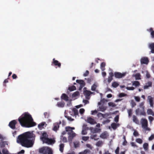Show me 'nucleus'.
Segmentation results:
<instances>
[{
	"mask_svg": "<svg viewBox=\"0 0 154 154\" xmlns=\"http://www.w3.org/2000/svg\"><path fill=\"white\" fill-rule=\"evenodd\" d=\"M131 106L133 107L136 105V103L134 100H132L131 102Z\"/></svg>",
	"mask_w": 154,
	"mask_h": 154,
	"instance_id": "obj_52",
	"label": "nucleus"
},
{
	"mask_svg": "<svg viewBox=\"0 0 154 154\" xmlns=\"http://www.w3.org/2000/svg\"><path fill=\"white\" fill-rule=\"evenodd\" d=\"M64 145L63 144H61L60 145V150L61 152H63Z\"/></svg>",
	"mask_w": 154,
	"mask_h": 154,
	"instance_id": "obj_44",
	"label": "nucleus"
},
{
	"mask_svg": "<svg viewBox=\"0 0 154 154\" xmlns=\"http://www.w3.org/2000/svg\"><path fill=\"white\" fill-rule=\"evenodd\" d=\"M82 105L80 104L79 105H77L75 106L76 108H73L72 109V111L73 113V114H71V115L74 116L76 117V116L78 115L79 112L78 110L77 109L82 107Z\"/></svg>",
	"mask_w": 154,
	"mask_h": 154,
	"instance_id": "obj_7",
	"label": "nucleus"
},
{
	"mask_svg": "<svg viewBox=\"0 0 154 154\" xmlns=\"http://www.w3.org/2000/svg\"><path fill=\"white\" fill-rule=\"evenodd\" d=\"M126 95V94H125L123 93H121L119 94V97H121L125 96Z\"/></svg>",
	"mask_w": 154,
	"mask_h": 154,
	"instance_id": "obj_60",
	"label": "nucleus"
},
{
	"mask_svg": "<svg viewBox=\"0 0 154 154\" xmlns=\"http://www.w3.org/2000/svg\"><path fill=\"white\" fill-rule=\"evenodd\" d=\"M144 103L143 102H142L140 103L139 105V106L140 107L142 108V109L143 110L144 109V107L143 106L144 105Z\"/></svg>",
	"mask_w": 154,
	"mask_h": 154,
	"instance_id": "obj_62",
	"label": "nucleus"
},
{
	"mask_svg": "<svg viewBox=\"0 0 154 154\" xmlns=\"http://www.w3.org/2000/svg\"><path fill=\"white\" fill-rule=\"evenodd\" d=\"M86 147L91 149H92L93 148L92 146L90 144H87L86 145Z\"/></svg>",
	"mask_w": 154,
	"mask_h": 154,
	"instance_id": "obj_63",
	"label": "nucleus"
},
{
	"mask_svg": "<svg viewBox=\"0 0 154 154\" xmlns=\"http://www.w3.org/2000/svg\"><path fill=\"white\" fill-rule=\"evenodd\" d=\"M85 109L83 108H82L80 109L79 110V113L81 115H82L85 112Z\"/></svg>",
	"mask_w": 154,
	"mask_h": 154,
	"instance_id": "obj_54",
	"label": "nucleus"
},
{
	"mask_svg": "<svg viewBox=\"0 0 154 154\" xmlns=\"http://www.w3.org/2000/svg\"><path fill=\"white\" fill-rule=\"evenodd\" d=\"M61 98V99L64 100L66 101L68 100V97L65 94H62Z\"/></svg>",
	"mask_w": 154,
	"mask_h": 154,
	"instance_id": "obj_23",
	"label": "nucleus"
},
{
	"mask_svg": "<svg viewBox=\"0 0 154 154\" xmlns=\"http://www.w3.org/2000/svg\"><path fill=\"white\" fill-rule=\"evenodd\" d=\"M90 130L91 132L94 133H99L101 131L100 129L96 128H90Z\"/></svg>",
	"mask_w": 154,
	"mask_h": 154,
	"instance_id": "obj_12",
	"label": "nucleus"
},
{
	"mask_svg": "<svg viewBox=\"0 0 154 154\" xmlns=\"http://www.w3.org/2000/svg\"><path fill=\"white\" fill-rule=\"evenodd\" d=\"M108 104L109 106H112V107H114L116 106V104L114 103H112V102L109 103Z\"/></svg>",
	"mask_w": 154,
	"mask_h": 154,
	"instance_id": "obj_49",
	"label": "nucleus"
},
{
	"mask_svg": "<svg viewBox=\"0 0 154 154\" xmlns=\"http://www.w3.org/2000/svg\"><path fill=\"white\" fill-rule=\"evenodd\" d=\"M79 154H91V151L88 149H85L83 151L80 152Z\"/></svg>",
	"mask_w": 154,
	"mask_h": 154,
	"instance_id": "obj_24",
	"label": "nucleus"
},
{
	"mask_svg": "<svg viewBox=\"0 0 154 154\" xmlns=\"http://www.w3.org/2000/svg\"><path fill=\"white\" fill-rule=\"evenodd\" d=\"M132 110L131 109H128V112L129 117H130L132 114Z\"/></svg>",
	"mask_w": 154,
	"mask_h": 154,
	"instance_id": "obj_48",
	"label": "nucleus"
},
{
	"mask_svg": "<svg viewBox=\"0 0 154 154\" xmlns=\"http://www.w3.org/2000/svg\"><path fill=\"white\" fill-rule=\"evenodd\" d=\"M47 124L45 122H43L39 124L38 125V127L39 129L42 130V129L46 127Z\"/></svg>",
	"mask_w": 154,
	"mask_h": 154,
	"instance_id": "obj_13",
	"label": "nucleus"
},
{
	"mask_svg": "<svg viewBox=\"0 0 154 154\" xmlns=\"http://www.w3.org/2000/svg\"><path fill=\"white\" fill-rule=\"evenodd\" d=\"M32 134L29 132H26L21 134L18 137L17 142L20 143L22 146L26 147H31L33 145V141L30 140Z\"/></svg>",
	"mask_w": 154,
	"mask_h": 154,
	"instance_id": "obj_1",
	"label": "nucleus"
},
{
	"mask_svg": "<svg viewBox=\"0 0 154 154\" xmlns=\"http://www.w3.org/2000/svg\"><path fill=\"white\" fill-rule=\"evenodd\" d=\"M52 63L54 64V65L57 66L59 67H60L61 66V63L55 60L54 58L53 59V62Z\"/></svg>",
	"mask_w": 154,
	"mask_h": 154,
	"instance_id": "obj_15",
	"label": "nucleus"
},
{
	"mask_svg": "<svg viewBox=\"0 0 154 154\" xmlns=\"http://www.w3.org/2000/svg\"><path fill=\"white\" fill-rule=\"evenodd\" d=\"M97 135L96 134L92 135L90 137V138L92 139H94V140H97L99 138L97 137Z\"/></svg>",
	"mask_w": 154,
	"mask_h": 154,
	"instance_id": "obj_33",
	"label": "nucleus"
},
{
	"mask_svg": "<svg viewBox=\"0 0 154 154\" xmlns=\"http://www.w3.org/2000/svg\"><path fill=\"white\" fill-rule=\"evenodd\" d=\"M133 121L136 124H138L139 123V122L137 120L136 116L134 115L133 116Z\"/></svg>",
	"mask_w": 154,
	"mask_h": 154,
	"instance_id": "obj_31",
	"label": "nucleus"
},
{
	"mask_svg": "<svg viewBox=\"0 0 154 154\" xmlns=\"http://www.w3.org/2000/svg\"><path fill=\"white\" fill-rule=\"evenodd\" d=\"M79 95V92L78 91H76L72 94V97L73 98L75 99L77 98Z\"/></svg>",
	"mask_w": 154,
	"mask_h": 154,
	"instance_id": "obj_28",
	"label": "nucleus"
},
{
	"mask_svg": "<svg viewBox=\"0 0 154 154\" xmlns=\"http://www.w3.org/2000/svg\"><path fill=\"white\" fill-rule=\"evenodd\" d=\"M93 93L91 92L90 91H85L84 93L87 96H89L90 95H91V94Z\"/></svg>",
	"mask_w": 154,
	"mask_h": 154,
	"instance_id": "obj_40",
	"label": "nucleus"
},
{
	"mask_svg": "<svg viewBox=\"0 0 154 154\" xmlns=\"http://www.w3.org/2000/svg\"><path fill=\"white\" fill-rule=\"evenodd\" d=\"M152 85V83L150 82H149L146 83L144 86V89H147L149 87H151Z\"/></svg>",
	"mask_w": 154,
	"mask_h": 154,
	"instance_id": "obj_20",
	"label": "nucleus"
},
{
	"mask_svg": "<svg viewBox=\"0 0 154 154\" xmlns=\"http://www.w3.org/2000/svg\"><path fill=\"white\" fill-rule=\"evenodd\" d=\"M57 105L58 107H63L64 106L65 103L63 102H58Z\"/></svg>",
	"mask_w": 154,
	"mask_h": 154,
	"instance_id": "obj_34",
	"label": "nucleus"
},
{
	"mask_svg": "<svg viewBox=\"0 0 154 154\" xmlns=\"http://www.w3.org/2000/svg\"><path fill=\"white\" fill-rule=\"evenodd\" d=\"M119 119V116L118 115L116 116L114 119V121L116 122H118Z\"/></svg>",
	"mask_w": 154,
	"mask_h": 154,
	"instance_id": "obj_61",
	"label": "nucleus"
},
{
	"mask_svg": "<svg viewBox=\"0 0 154 154\" xmlns=\"http://www.w3.org/2000/svg\"><path fill=\"white\" fill-rule=\"evenodd\" d=\"M21 125L23 127L29 128L35 126L36 123L33 121L31 116L28 113L23 114L18 119Z\"/></svg>",
	"mask_w": 154,
	"mask_h": 154,
	"instance_id": "obj_2",
	"label": "nucleus"
},
{
	"mask_svg": "<svg viewBox=\"0 0 154 154\" xmlns=\"http://www.w3.org/2000/svg\"><path fill=\"white\" fill-rule=\"evenodd\" d=\"M0 144L4 146H5L6 145H8V143L7 142L5 141L1 142V143H0Z\"/></svg>",
	"mask_w": 154,
	"mask_h": 154,
	"instance_id": "obj_55",
	"label": "nucleus"
},
{
	"mask_svg": "<svg viewBox=\"0 0 154 154\" xmlns=\"http://www.w3.org/2000/svg\"><path fill=\"white\" fill-rule=\"evenodd\" d=\"M132 85L133 86L137 87L140 85V83L137 81H134L132 82Z\"/></svg>",
	"mask_w": 154,
	"mask_h": 154,
	"instance_id": "obj_29",
	"label": "nucleus"
},
{
	"mask_svg": "<svg viewBox=\"0 0 154 154\" xmlns=\"http://www.w3.org/2000/svg\"><path fill=\"white\" fill-rule=\"evenodd\" d=\"M17 123L16 120H13L11 121L9 123V127L13 129L15 128V125Z\"/></svg>",
	"mask_w": 154,
	"mask_h": 154,
	"instance_id": "obj_11",
	"label": "nucleus"
},
{
	"mask_svg": "<svg viewBox=\"0 0 154 154\" xmlns=\"http://www.w3.org/2000/svg\"><path fill=\"white\" fill-rule=\"evenodd\" d=\"M149 31L150 33V35L151 38H154V31L153 30V29L152 28H150Z\"/></svg>",
	"mask_w": 154,
	"mask_h": 154,
	"instance_id": "obj_30",
	"label": "nucleus"
},
{
	"mask_svg": "<svg viewBox=\"0 0 154 154\" xmlns=\"http://www.w3.org/2000/svg\"><path fill=\"white\" fill-rule=\"evenodd\" d=\"M154 138V134H152L149 138V140H152Z\"/></svg>",
	"mask_w": 154,
	"mask_h": 154,
	"instance_id": "obj_64",
	"label": "nucleus"
},
{
	"mask_svg": "<svg viewBox=\"0 0 154 154\" xmlns=\"http://www.w3.org/2000/svg\"><path fill=\"white\" fill-rule=\"evenodd\" d=\"M147 112L148 115L154 116V113L152 111V110L150 109H148L147 110Z\"/></svg>",
	"mask_w": 154,
	"mask_h": 154,
	"instance_id": "obj_38",
	"label": "nucleus"
},
{
	"mask_svg": "<svg viewBox=\"0 0 154 154\" xmlns=\"http://www.w3.org/2000/svg\"><path fill=\"white\" fill-rule=\"evenodd\" d=\"M105 64L104 63H102L100 65V69L102 71L105 70Z\"/></svg>",
	"mask_w": 154,
	"mask_h": 154,
	"instance_id": "obj_39",
	"label": "nucleus"
},
{
	"mask_svg": "<svg viewBox=\"0 0 154 154\" xmlns=\"http://www.w3.org/2000/svg\"><path fill=\"white\" fill-rule=\"evenodd\" d=\"M40 139L43 141V143H45L48 144H51L54 143L55 142L54 140L48 138V135L45 132L42 133V136L40 137Z\"/></svg>",
	"mask_w": 154,
	"mask_h": 154,
	"instance_id": "obj_4",
	"label": "nucleus"
},
{
	"mask_svg": "<svg viewBox=\"0 0 154 154\" xmlns=\"http://www.w3.org/2000/svg\"><path fill=\"white\" fill-rule=\"evenodd\" d=\"M76 82L77 83L80 84L81 87H82L85 85V82L84 81L82 80H76Z\"/></svg>",
	"mask_w": 154,
	"mask_h": 154,
	"instance_id": "obj_26",
	"label": "nucleus"
},
{
	"mask_svg": "<svg viewBox=\"0 0 154 154\" xmlns=\"http://www.w3.org/2000/svg\"><path fill=\"white\" fill-rule=\"evenodd\" d=\"M89 137H82V139L85 141H87L89 139Z\"/></svg>",
	"mask_w": 154,
	"mask_h": 154,
	"instance_id": "obj_59",
	"label": "nucleus"
},
{
	"mask_svg": "<svg viewBox=\"0 0 154 154\" xmlns=\"http://www.w3.org/2000/svg\"><path fill=\"white\" fill-rule=\"evenodd\" d=\"M65 129L69 135L68 137V141L71 143L74 137L76 136V134L72 131L73 130L75 129V128L66 127Z\"/></svg>",
	"mask_w": 154,
	"mask_h": 154,
	"instance_id": "obj_3",
	"label": "nucleus"
},
{
	"mask_svg": "<svg viewBox=\"0 0 154 154\" xmlns=\"http://www.w3.org/2000/svg\"><path fill=\"white\" fill-rule=\"evenodd\" d=\"M75 89H76V88H75V86H72L69 87V90L71 91H72L75 90Z\"/></svg>",
	"mask_w": 154,
	"mask_h": 154,
	"instance_id": "obj_47",
	"label": "nucleus"
},
{
	"mask_svg": "<svg viewBox=\"0 0 154 154\" xmlns=\"http://www.w3.org/2000/svg\"><path fill=\"white\" fill-rule=\"evenodd\" d=\"M74 147L76 148L79 146V143L78 142H75L74 143Z\"/></svg>",
	"mask_w": 154,
	"mask_h": 154,
	"instance_id": "obj_50",
	"label": "nucleus"
},
{
	"mask_svg": "<svg viewBox=\"0 0 154 154\" xmlns=\"http://www.w3.org/2000/svg\"><path fill=\"white\" fill-rule=\"evenodd\" d=\"M103 142L101 141H98L96 143V146H100L102 145Z\"/></svg>",
	"mask_w": 154,
	"mask_h": 154,
	"instance_id": "obj_43",
	"label": "nucleus"
},
{
	"mask_svg": "<svg viewBox=\"0 0 154 154\" xmlns=\"http://www.w3.org/2000/svg\"><path fill=\"white\" fill-rule=\"evenodd\" d=\"M108 116V114H105L103 115L101 113H99L97 114V116L98 118L100 119H102L103 118H106Z\"/></svg>",
	"mask_w": 154,
	"mask_h": 154,
	"instance_id": "obj_16",
	"label": "nucleus"
},
{
	"mask_svg": "<svg viewBox=\"0 0 154 154\" xmlns=\"http://www.w3.org/2000/svg\"><path fill=\"white\" fill-rule=\"evenodd\" d=\"M97 84L96 83H95L91 86V90L92 91H94L95 90L97 86Z\"/></svg>",
	"mask_w": 154,
	"mask_h": 154,
	"instance_id": "obj_35",
	"label": "nucleus"
},
{
	"mask_svg": "<svg viewBox=\"0 0 154 154\" xmlns=\"http://www.w3.org/2000/svg\"><path fill=\"white\" fill-rule=\"evenodd\" d=\"M148 100L149 102L150 106L151 107H153V102L152 97L150 96L148 97Z\"/></svg>",
	"mask_w": 154,
	"mask_h": 154,
	"instance_id": "obj_19",
	"label": "nucleus"
},
{
	"mask_svg": "<svg viewBox=\"0 0 154 154\" xmlns=\"http://www.w3.org/2000/svg\"><path fill=\"white\" fill-rule=\"evenodd\" d=\"M88 130V128L85 125H84L82 126V130L81 134L82 135H86L87 134V131Z\"/></svg>",
	"mask_w": 154,
	"mask_h": 154,
	"instance_id": "obj_10",
	"label": "nucleus"
},
{
	"mask_svg": "<svg viewBox=\"0 0 154 154\" xmlns=\"http://www.w3.org/2000/svg\"><path fill=\"white\" fill-rule=\"evenodd\" d=\"M136 142L140 144H141L143 142V140L140 138H137L136 140Z\"/></svg>",
	"mask_w": 154,
	"mask_h": 154,
	"instance_id": "obj_46",
	"label": "nucleus"
},
{
	"mask_svg": "<svg viewBox=\"0 0 154 154\" xmlns=\"http://www.w3.org/2000/svg\"><path fill=\"white\" fill-rule=\"evenodd\" d=\"M126 72L121 73L119 72H116L115 73V77L117 78H120L125 76Z\"/></svg>",
	"mask_w": 154,
	"mask_h": 154,
	"instance_id": "obj_9",
	"label": "nucleus"
},
{
	"mask_svg": "<svg viewBox=\"0 0 154 154\" xmlns=\"http://www.w3.org/2000/svg\"><path fill=\"white\" fill-rule=\"evenodd\" d=\"M136 113L137 115H140L145 116V113L144 111L140 112L139 109H137L136 110Z\"/></svg>",
	"mask_w": 154,
	"mask_h": 154,
	"instance_id": "obj_25",
	"label": "nucleus"
},
{
	"mask_svg": "<svg viewBox=\"0 0 154 154\" xmlns=\"http://www.w3.org/2000/svg\"><path fill=\"white\" fill-rule=\"evenodd\" d=\"M39 152L43 154H53L51 149L48 147H43L39 149Z\"/></svg>",
	"mask_w": 154,
	"mask_h": 154,
	"instance_id": "obj_5",
	"label": "nucleus"
},
{
	"mask_svg": "<svg viewBox=\"0 0 154 154\" xmlns=\"http://www.w3.org/2000/svg\"><path fill=\"white\" fill-rule=\"evenodd\" d=\"M126 88L128 90H133L134 89V88L133 87H127Z\"/></svg>",
	"mask_w": 154,
	"mask_h": 154,
	"instance_id": "obj_57",
	"label": "nucleus"
},
{
	"mask_svg": "<svg viewBox=\"0 0 154 154\" xmlns=\"http://www.w3.org/2000/svg\"><path fill=\"white\" fill-rule=\"evenodd\" d=\"M132 146L134 147H137V146L136 145V143L134 142H131L130 143Z\"/></svg>",
	"mask_w": 154,
	"mask_h": 154,
	"instance_id": "obj_53",
	"label": "nucleus"
},
{
	"mask_svg": "<svg viewBox=\"0 0 154 154\" xmlns=\"http://www.w3.org/2000/svg\"><path fill=\"white\" fill-rule=\"evenodd\" d=\"M108 136V134L106 132H104L102 133L100 135V137L102 139H106Z\"/></svg>",
	"mask_w": 154,
	"mask_h": 154,
	"instance_id": "obj_18",
	"label": "nucleus"
},
{
	"mask_svg": "<svg viewBox=\"0 0 154 154\" xmlns=\"http://www.w3.org/2000/svg\"><path fill=\"white\" fill-rule=\"evenodd\" d=\"M44 115L45 118H48L49 116V114L47 112H45L44 113Z\"/></svg>",
	"mask_w": 154,
	"mask_h": 154,
	"instance_id": "obj_56",
	"label": "nucleus"
},
{
	"mask_svg": "<svg viewBox=\"0 0 154 154\" xmlns=\"http://www.w3.org/2000/svg\"><path fill=\"white\" fill-rule=\"evenodd\" d=\"M143 148L145 151H147L148 148V144L147 143H144L143 145Z\"/></svg>",
	"mask_w": 154,
	"mask_h": 154,
	"instance_id": "obj_37",
	"label": "nucleus"
},
{
	"mask_svg": "<svg viewBox=\"0 0 154 154\" xmlns=\"http://www.w3.org/2000/svg\"><path fill=\"white\" fill-rule=\"evenodd\" d=\"M59 128V124L58 123H56L54 124V127L53 130L56 131Z\"/></svg>",
	"mask_w": 154,
	"mask_h": 154,
	"instance_id": "obj_22",
	"label": "nucleus"
},
{
	"mask_svg": "<svg viewBox=\"0 0 154 154\" xmlns=\"http://www.w3.org/2000/svg\"><path fill=\"white\" fill-rule=\"evenodd\" d=\"M61 140L64 142H66L67 141V138L66 137H63L62 136L61 137Z\"/></svg>",
	"mask_w": 154,
	"mask_h": 154,
	"instance_id": "obj_45",
	"label": "nucleus"
},
{
	"mask_svg": "<svg viewBox=\"0 0 154 154\" xmlns=\"http://www.w3.org/2000/svg\"><path fill=\"white\" fill-rule=\"evenodd\" d=\"M149 62V60L147 57H143L140 59V63L141 64H147Z\"/></svg>",
	"mask_w": 154,
	"mask_h": 154,
	"instance_id": "obj_8",
	"label": "nucleus"
},
{
	"mask_svg": "<svg viewBox=\"0 0 154 154\" xmlns=\"http://www.w3.org/2000/svg\"><path fill=\"white\" fill-rule=\"evenodd\" d=\"M113 79L112 77H109L107 81H106V79H104L103 80V82L104 84H106L107 85H108V84H109L111 82L112 80Z\"/></svg>",
	"mask_w": 154,
	"mask_h": 154,
	"instance_id": "obj_14",
	"label": "nucleus"
},
{
	"mask_svg": "<svg viewBox=\"0 0 154 154\" xmlns=\"http://www.w3.org/2000/svg\"><path fill=\"white\" fill-rule=\"evenodd\" d=\"M87 121L88 123L92 125L96 123L94 119L90 117L88 118Z\"/></svg>",
	"mask_w": 154,
	"mask_h": 154,
	"instance_id": "obj_17",
	"label": "nucleus"
},
{
	"mask_svg": "<svg viewBox=\"0 0 154 154\" xmlns=\"http://www.w3.org/2000/svg\"><path fill=\"white\" fill-rule=\"evenodd\" d=\"M134 99L137 102H139L140 100V97H139L135 96L134 97Z\"/></svg>",
	"mask_w": 154,
	"mask_h": 154,
	"instance_id": "obj_58",
	"label": "nucleus"
},
{
	"mask_svg": "<svg viewBox=\"0 0 154 154\" xmlns=\"http://www.w3.org/2000/svg\"><path fill=\"white\" fill-rule=\"evenodd\" d=\"M119 85V84L116 82H114L112 83V87L114 88H116Z\"/></svg>",
	"mask_w": 154,
	"mask_h": 154,
	"instance_id": "obj_41",
	"label": "nucleus"
},
{
	"mask_svg": "<svg viewBox=\"0 0 154 154\" xmlns=\"http://www.w3.org/2000/svg\"><path fill=\"white\" fill-rule=\"evenodd\" d=\"M133 76L135 77L136 80H140L141 79V75L139 73H137L135 75H133Z\"/></svg>",
	"mask_w": 154,
	"mask_h": 154,
	"instance_id": "obj_27",
	"label": "nucleus"
},
{
	"mask_svg": "<svg viewBox=\"0 0 154 154\" xmlns=\"http://www.w3.org/2000/svg\"><path fill=\"white\" fill-rule=\"evenodd\" d=\"M2 152L3 154H9V152L7 149H3Z\"/></svg>",
	"mask_w": 154,
	"mask_h": 154,
	"instance_id": "obj_42",
	"label": "nucleus"
},
{
	"mask_svg": "<svg viewBox=\"0 0 154 154\" xmlns=\"http://www.w3.org/2000/svg\"><path fill=\"white\" fill-rule=\"evenodd\" d=\"M145 73L146 74V76L147 78H149L150 77V74H149V73L147 71H146Z\"/></svg>",
	"mask_w": 154,
	"mask_h": 154,
	"instance_id": "obj_51",
	"label": "nucleus"
},
{
	"mask_svg": "<svg viewBox=\"0 0 154 154\" xmlns=\"http://www.w3.org/2000/svg\"><path fill=\"white\" fill-rule=\"evenodd\" d=\"M141 123L142 128L145 131H150V129L147 127V121L146 119H141Z\"/></svg>",
	"mask_w": 154,
	"mask_h": 154,
	"instance_id": "obj_6",
	"label": "nucleus"
},
{
	"mask_svg": "<svg viewBox=\"0 0 154 154\" xmlns=\"http://www.w3.org/2000/svg\"><path fill=\"white\" fill-rule=\"evenodd\" d=\"M119 126V124H116L115 123H113L111 124V127L114 130L116 129L117 127Z\"/></svg>",
	"mask_w": 154,
	"mask_h": 154,
	"instance_id": "obj_36",
	"label": "nucleus"
},
{
	"mask_svg": "<svg viewBox=\"0 0 154 154\" xmlns=\"http://www.w3.org/2000/svg\"><path fill=\"white\" fill-rule=\"evenodd\" d=\"M107 107L104 106H101L99 107L100 111L102 112H104L106 110Z\"/></svg>",
	"mask_w": 154,
	"mask_h": 154,
	"instance_id": "obj_32",
	"label": "nucleus"
},
{
	"mask_svg": "<svg viewBox=\"0 0 154 154\" xmlns=\"http://www.w3.org/2000/svg\"><path fill=\"white\" fill-rule=\"evenodd\" d=\"M149 46L151 50V53L154 54V43L149 44Z\"/></svg>",
	"mask_w": 154,
	"mask_h": 154,
	"instance_id": "obj_21",
	"label": "nucleus"
}]
</instances>
